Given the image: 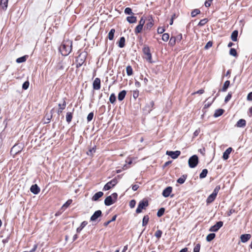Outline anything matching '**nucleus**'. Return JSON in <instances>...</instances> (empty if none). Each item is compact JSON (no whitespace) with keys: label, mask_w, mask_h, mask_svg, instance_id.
Instances as JSON below:
<instances>
[{"label":"nucleus","mask_w":252,"mask_h":252,"mask_svg":"<svg viewBox=\"0 0 252 252\" xmlns=\"http://www.w3.org/2000/svg\"><path fill=\"white\" fill-rule=\"evenodd\" d=\"M215 236L216 235L215 233H210L207 236L206 240L208 242H210L215 238Z\"/></svg>","instance_id":"nucleus-30"},{"label":"nucleus","mask_w":252,"mask_h":252,"mask_svg":"<svg viewBox=\"0 0 252 252\" xmlns=\"http://www.w3.org/2000/svg\"><path fill=\"white\" fill-rule=\"evenodd\" d=\"M229 85H230V81H228V80L226 81L224 83V84H223V87L221 89V91L222 92L226 91V90L228 89V88L229 87Z\"/></svg>","instance_id":"nucleus-26"},{"label":"nucleus","mask_w":252,"mask_h":252,"mask_svg":"<svg viewBox=\"0 0 252 252\" xmlns=\"http://www.w3.org/2000/svg\"><path fill=\"white\" fill-rule=\"evenodd\" d=\"M153 25L154 23L153 21L152 20H149V22L146 24L145 28H146L147 29H150Z\"/></svg>","instance_id":"nucleus-41"},{"label":"nucleus","mask_w":252,"mask_h":252,"mask_svg":"<svg viewBox=\"0 0 252 252\" xmlns=\"http://www.w3.org/2000/svg\"><path fill=\"white\" fill-rule=\"evenodd\" d=\"M212 45H213V43L211 41H209L207 43V44H206V45L204 47V48L205 49H208L209 48L211 47L212 46Z\"/></svg>","instance_id":"nucleus-56"},{"label":"nucleus","mask_w":252,"mask_h":252,"mask_svg":"<svg viewBox=\"0 0 252 252\" xmlns=\"http://www.w3.org/2000/svg\"><path fill=\"white\" fill-rule=\"evenodd\" d=\"M216 196L214 195L213 194H210L207 199V203H210L214 201L215 199L216 198Z\"/></svg>","instance_id":"nucleus-29"},{"label":"nucleus","mask_w":252,"mask_h":252,"mask_svg":"<svg viewBox=\"0 0 252 252\" xmlns=\"http://www.w3.org/2000/svg\"><path fill=\"white\" fill-rule=\"evenodd\" d=\"M166 154L169 156H170L173 159L177 158L181 154V152L180 151H167L166 152Z\"/></svg>","instance_id":"nucleus-9"},{"label":"nucleus","mask_w":252,"mask_h":252,"mask_svg":"<svg viewBox=\"0 0 252 252\" xmlns=\"http://www.w3.org/2000/svg\"><path fill=\"white\" fill-rule=\"evenodd\" d=\"M109 100L111 103H114L116 101V96L114 94H112L109 97Z\"/></svg>","instance_id":"nucleus-42"},{"label":"nucleus","mask_w":252,"mask_h":252,"mask_svg":"<svg viewBox=\"0 0 252 252\" xmlns=\"http://www.w3.org/2000/svg\"><path fill=\"white\" fill-rule=\"evenodd\" d=\"M8 0H1L0 4H3V7L6 8L7 6Z\"/></svg>","instance_id":"nucleus-53"},{"label":"nucleus","mask_w":252,"mask_h":252,"mask_svg":"<svg viewBox=\"0 0 252 252\" xmlns=\"http://www.w3.org/2000/svg\"><path fill=\"white\" fill-rule=\"evenodd\" d=\"M246 125V121L244 119L239 120L236 124V126L238 127H244Z\"/></svg>","instance_id":"nucleus-15"},{"label":"nucleus","mask_w":252,"mask_h":252,"mask_svg":"<svg viewBox=\"0 0 252 252\" xmlns=\"http://www.w3.org/2000/svg\"><path fill=\"white\" fill-rule=\"evenodd\" d=\"M125 45V38L124 37H121L119 42V46L120 48H123Z\"/></svg>","instance_id":"nucleus-27"},{"label":"nucleus","mask_w":252,"mask_h":252,"mask_svg":"<svg viewBox=\"0 0 252 252\" xmlns=\"http://www.w3.org/2000/svg\"><path fill=\"white\" fill-rule=\"evenodd\" d=\"M143 27V26L138 25L135 29V33L137 34L141 32L142 30Z\"/></svg>","instance_id":"nucleus-38"},{"label":"nucleus","mask_w":252,"mask_h":252,"mask_svg":"<svg viewBox=\"0 0 252 252\" xmlns=\"http://www.w3.org/2000/svg\"><path fill=\"white\" fill-rule=\"evenodd\" d=\"M126 71L127 75H131L133 73V70L131 66L130 65L127 66L126 68Z\"/></svg>","instance_id":"nucleus-33"},{"label":"nucleus","mask_w":252,"mask_h":252,"mask_svg":"<svg viewBox=\"0 0 252 252\" xmlns=\"http://www.w3.org/2000/svg\"><path fill=\"white\" fill-rule=\"evenodd\" d=\"M72 200L71 199L68 200L62 206L63 209L67 208L72 203Z\"/></svg>","instance_id":"nucleus-37"},{"label":"nucleus","mask_w":252,"mask_h":252,"mask_svg":"<svg viewBox=\"0 0 252 252\" xmlns=\"http://www.w3.org/2000/svg\"><path fill=\"white\" fill-rule=\"evenodd\" d=\"M58 105L59 107V109L58 110V113L59 115L60 113H61L62 112V111L65 108V106H66L65 101L63 100V104L59 103Z\"/></svg>","instance_id":"nucleus-19"},{"label":"nucleus","mask_w":252,"mask_h":252,"mask_svg":"<svg viewBox=\"0 0 252 252\" xmlns=\"http://www.w3.org/2000/svg\"><path fill=\"white\" fill-rule=\"evenodd\" d=\"M26 60V57L25 56L22 57L20 58H18L16 60V62L18 63H21L25 62Z\"/></svg>","instance_id":"nucleus-45"},{"label":"nucleus","mask_w":252,"mask_h":252,"mask_svg":"<svg viewBox=\"0 0 252 252\" xmlns=\"http://www.w3.org/2000/svg\"><path fill=\"white\" fill-rule=\"evenodd\" d=\"M231 96H232L231 93H229L227 95V96L225 98V100H224L225 102L226 103L227 102H228L231 99Z\"/></svg>","instance_id":"nucleus-54"},{"label":"nucleus","mask_w":252,"mask_h":252,"mask_svg":"<svg viewBox=\"0 0 252 252\" xmlns=\"http://www.w3.org/2000/svg\"><path fill=\"white\" fill-rule=\"evenodd\" d=\"M169 38V35L168 33H164L162 36V39L164 41H167Z\"/></svg>","instance_id":"nucleus-46"},{"label":"nucleus","mask_w":252,"mask_h":252,"mask_svg":"<svg viewBox=\"0 0 252 252\" xmlns=\"http://www.w3.org/2000/svg\"><path fill=\"white\" fill-rule=\"evenodd\" d=\"M126 20L127 22H128L129 23H134L136 22L137 19L136 17L134 16H128L126 18Z\"/></svg>","instance_id":"nucleus-24"},{"label":"nucleus","mask_w":252,"mask_h":252,"mask_svg":"<svg viewBox=\"0 0 252 252\" xmlns=\"http://www.w3.org/2000/svg\"><path fill=\"white\" fill-rule=\"evenodd\" d=\"M234 212V210H233V209H231L228 212H227V216H230Z\"/></svg>","instance_id":"nucleus-64"},{"label":"nucleus","mask_w":252,"mask_h":252,"mask_svg":"<svg viewBox=\"0 0 252 252\" xmlns=\"http://www.w3.org/2000/svg\"><path fill=\"white\" fill-rule=\"evenodd\" d=\"M136 204V201L135 200H131L129 202V206L130 208H133L134 207Z\"/></svg>","instance_id":"nucleus-55"},{"label":"nucleus","mask_w":252,"mask_h":252,"mask_svg":"<svg viewBox=\"0 0 252 252\" xmlns=\"http://www.w3.org/2000/svg\"><path fill=\"white\" fill-rule=\"evenodd\" d=\"M87 224H88L87 221H83V222L81 223V224L80 226L79 227H78V228H77V229H76V231H77V232H78V233L80 232V231L82 230V229H83L85 226H86V225H87Z\"/></svg>","instance_id":"nucleus-23"},{"label":"nucleus","mask_w":252,"mask_h":252,"mask_svg":"<svg viewBox=\"0 0 252 252\" xmlns=\"http://www.w3.org/2000/svg\"><path fill=\"white\" fill-rule=\"evenodd\" d=\"M101 214L102 213L100 210L95 211L91 217V220L93 221H95L97 218L101 216Z\"/></svg>","instance_id":"nucleus-11"},{"label":"nucleus","mask_w":252,"mask_h":252,"mask_svg":"<svg viewBox=\"0 0 252 252\" xmlns=\"http://www.w3.org/2000/svg\"><path fill=\"white\" fill-rule=\"evenodd\" d=\"M142 78L143 77V76L142 75L141 76ZM142 79L143 80V82H144V84L145 86H146L148 84V79L146 78V77H145L144 78H142Z\"/></svg>","instance_id":"nucleus-59"},{"label":"nucleus","mask_w":252,"mask_h":252,"mask_svg":"<svg viewBox=\"0 0 252 252\" xmlns=\"http://www.w3.org/2000/svg\"><path fill=\"white\" fill-rule=\"evenodd\" d=\"M176 38H175V37L172 36L170 38L169 42V45H170L171 46H174L176 43Z\"/></svg>","instance_id":"nucleus-34"},{"label":"nucleus","mask_w":252,"mask_h":252,"mask_svg":"<svg viewBox=\"0 0 252 252\" xmlns=\"http://www.w3.org/2000/svg\"><path fill=\"white\" fill-rule=\"evenodd\" d=\"M86 55V53L84 52L81 53L78 56L77 59V62L78 63L77 65H78L79 64V66H81V65L83 64V63H84L85 61Z\"/></svg>","instance_id":"nucleus-7"},{"label":"nucleus","mask_w":252,"mask_h":252,"mask_svg":"<svg viewBox=\"0 0 252 252\" xmlns=\"http://www.w3.org/2000/svg\"><path fill=\"white\" fill-rule=\"evenodd\" d=\"M229 54L231 56H233L234 57H236L237 56V52L236 50L234 48H231L230 50Z\"/></svg>","instance_id":"nucleus-48"},{"label":"nucleus","mask_w":252,"mask_h":252,"mask_svg":"<svg viewBox=\"0 0 252 252\" xmlns=\"http://www.w3.org/2000/svg\"><path fill=\"white\" fill-rule=\"evenodd\" d=\"M93 89L98 90L100 88V80L98 78H96L93 82Z\"/></svg>","instance_id":"nucleus-10"},{"label":"nucleus","mask_w":252,"mask_h":252,"mask_svg":"<svg viewBox=\"0 0 252 252\" xmlns=\"http://www.w3.org/2000/svg\"><path fill=\"white\" fill-rule=\"evenodd\" d=\"M164 211H165L164 208H161L158 211L157 216L158 217H161L163 215Z\"/></svg>","instance_id":"nucleus-39"},{"label":"nucleus","mask_w":252,"mask_h":252,"mask_svg":"<svg viewBox=\"0 0 252 252\" xmlns=\"http://www.w3.org/2000/svg\"><path fill=\"white\" fill-rule=\"evenodd\" d=\"M115 32V30L114 29H112L110 30L108 35V37L109 40H112L113 39Z\"/></svg>","instance_id":"nucleus-32"},{"label":"nucleus","mask_w":252,"mask_h":252,"mask_svg":"<svg viewBox=\"0 0 252 252\" xmlns=\"http://www.w3.org/2000/svg\"><path fill=\"white\" fill-rule=\"evenodd\" d=\"M103 193L102 191H99L95 193L92 197V200L97 201L99 198L102 196Z\"/></svg>","instance_id":"nucleus-18"},{"label":"nucleus","mask_w":252,"mask_h":252,"mask_svg":"<svg viewBox=\"0 0 252 252\" xmlns=\"http://www.w3.org/2000/svg\"><path fill=\"white\" fill-rule=\"evenodd\" d=\"M72 50V41L69 40L63 42L60 47V51L63 56L68 55Z\"/></svg>","instance_id":"nucleus-1"},{"label":"nucleus","mask_w":252,"mask_h":252,"mask_svg":"<svg viewBox=\"0 0 252 252\" xmlns=\"http://www.w3.org/2000/svg\"><path fill=\"white\" fill-rule=\"evenodd\" d=\"M133 96L134 98H137L138 96V91H134L133 93Z\"/></svg>","instance_id":"nucleus-62"},{"label":"nucleus","mask_w":252,"mask_h":252,"mask_svg":"<svg viewBox=\"0 0 252 252\" xmlns=\"http://www.w3.org/2000/svg\"><path fill=\"white\" fill-rule=\"evenodd\" d=\"M208 173V170L206 169H204L199 175V177L201 179L204 178L206 177Z\"/></svg>","instance_id":"nucleus-31"},{"label":"nucleus","mask_w":252,"mask_h":252,"mask_svg":"<svg viewBox=\"0 0 252 252\" xmlns=\"http://www.w3.org/2000/svg\"><path fill=\"white\" fill-rule=\"evenodd\" d=\"M66 67L65 63L64 62H62L58 65L57 68L58 69H63Z\"/></svg>","instance_id":"nucleus-36"},{"label":"nucleus","mask_w":252,"mask_h":252,"mask_svg":"<svg viewBox=\"0 0 252 252\" xmlns=\"http://www.w3.org/2000/svg\"><path fill=\"white\" fill-rule=\"evenodd\" d=\"M232 150V149L231 147H229V148H227L225 151V152L223 154V156H222L224 160H226L228 158L229 155L230 154V153L231 152Z\"/></svg>","instance_id":"nucleus-14"},{"label":"nucleus","mask_w":252,"mask_h":252,"mask_svg":"<svg viewBox=\"0 0 252 252\" xmlns=\"http://www.w3.org/2000/svg\"><path fill=\"white\" fill-rule=\"evenodd\" d=\"M143 51L145 55V58L146 60L150 63H152V55L149 48L147 46L144 47L143 49Z\"/></svg>","instance_id":"nucleus-6"},{"label":"nucleus","mask_w":252,"mask_h":252,"mask_svg":"<svg viewBox=\"0 0 252 252\" xmlns=\"http://www.w3.org/2000/svg\"><path fill=\"white\" fill-rule=\"evenodd\" d=\"M148 206V200L145 199H143L139 202L138 207L136 210V212L138 214L142 212V209H145V208Z\"/></svg>","instance_id":"nucleus-4"},{"label":"nucleus","mask_w":252,"mask_h":252,"mask_svg":"<svg viewBox=\"0 0 252 252\" xmlns=\"http://www.w3.org/2000/svg\"><path fill=\"white\" fill-rule=\"evenodd\" d=\"M53 111H54V109H52L51 110L50 114H46L45 115L44 123L48 124V123H50V120L52 118V114H53Z\"/></svg>","instance_id":"nucleus-17"},{"label":"nucleus","mask_w":252,"mask_h":252,"mask_svg":"<svg viewBox=\"0 0 252 252\" xmlns=\"http://www.w3.org/2000/svg\"><path fill=\"white\" fill-rule=\"evenodd\" d=\"M118 183V180L116 178L112 179L108 182L103 187V190H108L114 187Z\"/></svg>","instance_id":"nucleus-5"},{"label":"nucleus","mask_w":252,"mask_h":252,"mask_svg":"<svg viewBox=\"0 0 252 252\" xmlns=\"http://www.w3.org/2000/svg\"><path fill=\"white\" fill-rule=\"evenodd\" d=\"M94 117V113L93 112L90 113L87 116V121L90 122L92 120Z\"/></svg>","instance_id":"nucleus-52"},{"label":"nucleus","mask_w":252,"mask_h":252,"mask_svg":"<svg viewBox=\"0 0 252 252\" xmlns=\"http://www.w3.org/2000/svg\"><path fill=\"white\" fill-rule=\"evenodd\" d=\"M29 86V81H26L24 83L22 86V88L24 90H27Z\"/></svg>","instance_id":"nucleus-51"},{"label":"nucleus","mask_w":252,"mask_h":252,"mask_svg":"<svg viewBox=\"0 0 252 252\" xmlns=\"http://www.w3.org/2000/svg\"><path fill=\"white\" fill-rule=\"evenodd\" d=\"M149 217L148 216H145L143 218V221H142V225L145 226L147 224L148 221H149Z\"/></svg>","instance_id":"nucleus-35"},{"label":"nucleus","mask_w":252,"mask_h":252,"mask_svg":"<svg viewBox=\"0 0 252 252\" xmlns=\"http://www.w3.org/2000/svg\"><path fill=\"white\" fill-rule=\"evenodd\" d=\"M220 186H216V188H215V189H214L213 192L212 194H213L214 195H215V196H217V194L218 193V192H219V190L220 189Z\"/></svg>","instance_id":"nucleus-40"},{"label":"nucleus","mask_w":252,"mask_h":252,"mask_svg":"<svg viewBox=\"0 0 252 252\" xmlns=\"http://www.w3.org/2000/svg\"><path fill=\"white\" fill-rule=\"evenodd\" d=\"M165 31V30L162 27H159L158 29V33H163Z\"/></svg>","instance_id":"nucleus-58"},{"label":"nucleus","mask_w":252,"mask_h":252,"mask_svg":"<svg viewBox=\"0 0 252 252\" xmlns=\"http://www.w3.org/2000/svg\"><path fill=\"white\" fill-rule=\"evenodd\" d=\"M204 92V90L200 89L198 90V91L195 92L194 94H202Z\"/></svg>","instance_id":"nucleus-63"},{"label":"nucleus","mask_w":252,"mask_h":252,"mask_svg":"<svg viewBox=\"0 0 252 252\" xmlns=\"http://www.w3.org/2000/svg\"><path fill=\"white\" fill-rule=\"evenodd\" d=\"M208 22V20L207 19H203L200 21V22L198 23V26H202L204 25L207 22Z\"/></svg>","instance_id":"nucleus-47"},{"label":"nucleus","mask_w":252,"mask_h":252,"mask_svg":"<svg viewBox=\"0 0 252 252\" xmlns=\"http://www.w3.org/2000/svg\"><path fill=\"white\" fill-rule=\"evenodd\" d=\"M139 188V186L138 185H134L132 186V189L133 191H136Z\"/></svg>","instance_id":"nucleus-60"},{"label":"nucleus","mask_w":252,"mask_h":252,"mask_svg":"<svg viewBox=\"0 0 252 252\" xmlns=\"http://www.w3.org/2000/svg\"><path fill=\"white\" fill-rule=\"evenodd\" d=\"M224 112V110L222 109H219L216 110L214 116L216 118L221 116Z\"/></svg>","instance_id":"nucleus-22"},{"label":"nucleus","mask_w":252,"mask_h":252,"mask_svg":"<svg viewBox=\"0 0 252 252\" xmlns=\"http://www.w3.org/2000/svg\"><path fill=\"white\" fill-rule=\"evenodd\" d=\"M72 119V114L71 112H67L66 115V120L68 123H69Z\"/></svg>","instance_id":"nucleus-28"},{"label":"nucleus","mask_w":252,"mask_h":252,"mask_svg":"<svg viewBox=\"0 0 252 252\" xmlns=\"http://www.w3.org/2000/svg\"><path fill=\"white\" fill-rule=\"evenodd\" d=\"M145 23V19L143 18H141L139 22L138 25L142 26H143L144 24Z\"/></svg>","instance_id":"nucleus-57"},{"label":"nucleus","mask_w":252,"mask_h":252,"mask_svg":"<svg viewBox=\"0 0 252 252\" xmlns=\"http://www.w3.org/2000/svg\"><path fill=\"white\" fill-rule=\"evenodd\" d=\"M200 11L198 9H194L191 13L192 17H195L196 15L200 13Z\"/></svg>","instance_id":"nucleus-44"},{"label":"nucleus","mask_w":252,"mask_h":252,"mask_svg":"<svg viewBox=\"0 0 252 252\" xmlns=\"http://www.w3.org/2000/svg\"><path fill=\"white\" fill-rule=\"evenodd\" d=\"M247 99L248 100H252V92L250 93L247 96Z\"/></svg>","instance_id":"nucleus-61"},{"label":"nucleus","mask_w":252,"mask_h":252,"mask_svg":"<svg viewBox=\"0 0 252 252\" xmlns=\"http://www.w3.org/2000/svg\"><path fill=\"white\" fill-rule=\"evenodd\" d=\"M187 175H182L181 177H180L178 179L177 182L180 184H183L185 182V181L187 179Z\"/></svg>","instance_id":"nucleus-25"},{"label":"nucleus","mask_w":252,"mask_h":252,"mask_svg":"<svg viewBox=\"0 0 252 252\" xmlns=\"http://www.w3.org/2000/svg\"><path fill=\"white\" fill-rule=\"evenodd\" d=\"M125 13L126 14H128V15L133 14V13L132 12L131 9L129 7L126 8V9H125Z\"/></svg>","instance_id":"nucleus-49"},{"label":"nucleus","mask_w":252,"mask_h":252,"mask_svg":"<svg viewBox=\"0 0 252 252\" xmlns=\"http://www.w3.org/2000/svg\"><path fill=\"white\" fill-rule=\"evenodd\" d=\"M118 194L117 193H113L111 195L107 196L105 200L104 204L106 206H110L114 203L117 200Z\"/></svg>","instance_id":"nucleus-2"},{"label":"nucleus","mask_w":252,"mask_h":252,"mask_svg":"<svg viewBox=\"0 0 252 252\" xmlns=\"http://www.w3.org/2000/svg\"><path fill=\"white\" fill-rule=\"evenodd\" d=\"M162 234V232L161 230H157L155 234V236L158 238V239H159L161 236V235Z\"/></svg>","instance_id":"nucleus-43"},{"label":"nucleus","mask_w":252,"mask_h":252,"mask_svg":"<svg viewBox=\"0 0 252 252\" xmlns=\"http://www.w3.org/2000/svg\"><path fill=\"white\" fill-rule=\"evenodd\" d=\"M126 91L125 90H123V91H121V92H120L118 94V99L120 101L123 100L126 96Z\"/></svg>","instance_id":"nucleus-20"},{"label":"nucleus","mask_w":252,"mask_h":252,"mask_svg":"<svg viewBox=\"0 0 252 252\" xmlns=\"http://www.w3.org/2000/svg\"><path fill=\"white\" fill-rule=\"evenodd\" d=\"M30 190L34 194H37L40 192V189L36 184L32 186Z\"/></svg>","instance_id":"nucleus-13"},{"label":"nucleus","mask_w":252,"mask_h":252,"mask_svg":"<svg viewBox=\"0 0 252 252\" xmlns=\"http://www.w3.org/2000/svg\"><path fill=\"white\" fill-rule=\"evenodd\" d=\"M172 187H168L163 190L162 194L164 197H167L170 195V193L172 192Z\"/></svg>","instance_id":"nucleus-12"},{"label":"nucleus","mask_w":252,"mask_h":252,"mask_svg":"<svg viewBox=\"0 0 252 252\" xmlns=\"http://www.w3.org/2000/svg\"><path fill=\"white\" fill-rule=\"evenodd\" d=\"M223 222L221 221H218L216 223V224L211 226L209 229V231L210 232H217L219 230V229L222 226Z\"/></svg>","instance_id":"nucleus-8"},{"label":"nucleus","mask_w":252,"mask_h":252,"mask_svg":"<svg viewBox=\"0 0 252 252\" xmlns=\"http://www.w3.org/2000/svg\"><path fill=\"white\" fill-rule=\"evenodd\" d=\"M198 158L196 155L191 156L189 159V166L190 168L195 167L198 163Z\"/></svg>","instance_id":"nucleus-3"},{"label":"nucleus","mask_w":252,"mask_h":252,"mask_svg":"<svg viewBox=\"0 0 252 252\" xmlns=\"http://www.w3.org/2000/svg\"><path fill=\"white\" fill-rule=\"evenodd\" d=\"M238 32L236 30L233 31L231 35V38L232 41H236L237 40V37Z\"/></svg>","instance_id":"nucleus-21"},{"label":"nucleus","mask_w":252,"mask_h":252,"mask_svg":"<svg viewBox=\"0 0 252 252\" xmlns=\"http://www.w3.org/2000/svg\"><path fill=\"white\" fill-rule=\"evenodd\" d=\"M251 235L249 234H243L241 236V240L243 243H246L250 239Z\"/></svg>","instance_id":"nucleus-16"},{"label":"nucleus","mask_w":252,"mask_h":252,"mask_svg":"<svg viewBox=\"0 0 252 252\" xmlns=\"http://www.w3.org/2000/svg\"><path fill=\"white\" fill-rule=\"evenodd\" d=\"M200 249V245L199 244H197L194 247L193 249V252H199Z\"/></svg>","instance_id":"nucleus-50"}]
</instances>
